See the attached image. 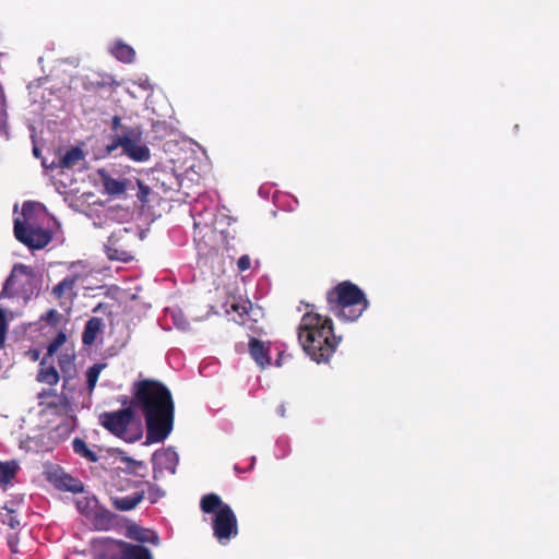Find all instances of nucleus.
<instances>
[{"label": "nucleus", "instance_id": "nucleus-1", "mask_svg": "<svg viewBox=\"0 0 559 559\" xmlns=\"http://www.w3.org/2000/svg\"><path fill=\"white\" fill-rule=\"evenodd\" d=\"M130 404L145 419L146 442H163L173 431L175 402L170 390L155 379L138 380L131 388Z\"/></svg>", "mask_w": 559, "mask_h": 559}, {"label": "nucleus", "instance_id": "nucleus-2", "mask_svg": "<svg viewBox=\"0 0 559 559\" xmlns=\"http://www.w3.org/2000/svg\"><path fill=\"white\" fill-rule=\"evenodd\" d=\"M297 334L301 348L317 364H328L342 341L334 333L332 319L313 311L302 314Z\"/></svg>", "mask_w": 559, "mask_h": 559}, {"label": "nucleus", "instance_id": "nucleus-3", "mask_svg": "<svg viewBox=\"0 0 559 559\" xmlns=\"http://www.w3.org/2000/svg\"><path fill=\"white\" fill-rule=\"evenodd\" d=\"M329 311L343 321H356L369 308L366 294L350 281H344L326 293Z\"/></svg>", "mask_w": 559, "mask_h": 559}, {"label": "nucleus", "instance_id": "nucleus-4", "mask_svg": "<svg viewBox=\"0 0 559 559\" xmlns=\"http://www.w3.org/2000/svg\"><path fill=\"white\" fill-rule=\"evenodd\" d=\"M111 130L115 134L110 136V142L105 147L107 155H112L116 150L121 147V155L133 162L144 163L151 158V150L143 143L142 126H126L119 116H114Z\"/></svg>", "mask_w": 559, "mask_h": 559}, {"label": "nucleus", "instance_id": "nucleus-5", "mask_svg": "<svg viewBox=\"0 0 559 559\" xmlns=\"http://www.w3.org/2000/svg\"><path fill=\"white\" fill-rule=\"evenodd\" d=\"M200 508L203 513H215L213 534L221 544H225L238 534L237 518L230 506L224 503L216 493H207L201 498Z\"/></svg>", "mask_w": 559, "mask_h": 559}, {"label": "nucleus", "instance_id": "nucleus-6", "mask_svg": "<svg viewBox=\"0 0 559 559\" xmlns=\"http://www.w3.org/2000/svg\"><path fill=\"white\" fill-rule=\"evenodd\" d=\"M37 282V275L32 266L22 263L15 264L3 285L0 296L21 297L28 300L38 294Z\"/></svg>", "mask_w": 559, "mask_h": 559}, {"label": "nucleus", "instance_id": "nucleus-7", "mask_svg": "<svg viewBox=\"0 0 559 559\" xmlns=\"http://www.w3.org/2000/svg\"><path fill=\"white\" fill-rule=\"evenodd\" d=\"M133 419L134 409L130 403L126 408L116 412H105L99 416V423L105 429H107L114 436L129 442L141 438V433H138L134 438L127 437L128 427Z\"/></svg>", "mask_w": 559, "mask_h": 559}, {"label": "nucleus", "instance_id": "nucleus-8", "mask_svg": "<svg viewBox=\"0 0 559 559\" xmlns=\"http://www.w3.org/2000/svg\"><path fill=\"white\" fill-rule=\"evenodd\" d=\"M13 231L15 238L31 250L44 249L52 239L49 229L23 223L20 218L14 219Z\"/></svg>", "mask_w": 559, "mask_h": 559}, {"label": "nucleus", "instance_id": "nucleus-9", "mask_svg": "<svg viewBox=\"0 0 559 559\" xmlns=\"http://www.w3.org/2000/svg\"><path fill=\"white\" fill-rule=\"evenodd\" d=\"M110 548L100 559H153L148 548L119 539H108Z\"/></svg>", "mask_w": 559, "mask_h": 559}, {"label": "nucleus", "instance_id": "nucleus-10", "mask_svg": "<svg viewBox=\"0 0 559 559\" xmlns=\"http://www.w3.org/2000/svg\"><path fill=\"white\" fill-rule=\"evenodd\" d=\"M47 480L59 490L73 493H80L84 490V485L81 480L64 473L60 467L47 472Z\"/></svg>", "mask_w": 559, "mask_h": 559}, {"label": "nucleus", "instance_id": "nucleus-11", "mask_svg": "<svg viewBox=\"0 0 559 559\" xmlns=\"http://www.w3.org/2000/svg\"><path fill=\"white\" fill-rule=\"evenodd\" d=\"M78 280V275L67 276L52 287L51 295L59 300L60 306L64 305L63 299L71 302L76 297L74 288Z\"/></svg>", "mask_w": 559, "mask_h": 559}, {"label": "nucleus", "instance_id": "nucleus-12", "mask_svg": "<svg viewBox=\"0 0 559 559\" xmlns=\"http://www.w3.org/2000/svg\"><path fill=\"white\" fill-rule=\"evenodd\" d=\"M88 522L96 531H109L116 524V515L110 510L99 504L93 512Z\"/></svg>", "mask_w": 559, "mask_h": 559}, {"label": "nucleus", "instance_id": "nucleus-13", "mask_svg": "<svg viewBox=\"0 0 559 559\" xmlns=\"http://www.w3.org/2000/svg\"><path fill=\"white\" fill-rule=\"evenodd\" d=\"M39 406L43 407V412L59 417L67 416L72 411L71 403L66 394H60L49 401H40Z\"/></svg>", "mask_w": 559, "mask_h": 559}, {"label": "nucleus", "instance_id": "nucleus-14", "mask_svg": "<svg viewBox=\"0 0 559 559\" xmlns=\"http://www.w3.org/2000/svg\"><path fill=\"white\" fill-rule=\"evenodd\" d=\"M97 174H98L100 182L103 185L104 193L112 195V197H119L126 192L127 182L129 180L115 179L104 168L98 169Z\"/></svg>", "mask_w": 559, "mask_h": 559}, {"label": "nucleus", "instance_id": "nucleus-15", "mask_svg": "<svg viewBox=\"0 0 559 559\" xmlns=\"http://www.w3.org/2000/svg\"><path fill=\"white\" fill-rule=\"evenodd\" d=\"M249 352L259 366L265 367L271 364L270 349L263 342L252 337L249 342Z\"/></svg>", "mask_w": 559, "mask_h": 559}, {"label": "nucleus", "instance_id": "nucleus-16", "mask_svg": "<svg viewBox=\"0 0 559 559\" xmlns=\"http://www.w3.org/2000/svg\"><path fill=\"white\" fill-rule=\"evenodd\" d=\"M104 322L98 317H92L84 326L82 333V343L85 346H91L95 343L97 335L103 331Z\"/></svg>", "mask_w": 559, "mask_h": 559}, {"label": "nucleus", "instance_id": "nucleus-17", "mask_svg": "<svg viewBox=\"0 0 559 559\" xmlns=\"http://www.w3.org/2000/svg\"><path fill=\"white\" fill-rule=\"evenodd\" d=\"M127 537L136 540L139 543H151L153 545L158 544V536L151 530L143 528L136 524H132L127 528Z\"/></svg>", "mask_w": 559, "mask_h": 559}, {"label": "nucleus", "instance_id": "nucleus-18", "mask_svg": "<svg viewBox=\"0 0 559 559\" xmlns=\"http://www.w3.org/2000/svg\"><path fill=\"white\" fill-rule=\"evenodd\" d=\"M144 496L145 492L142 490L126 497H114L111 498V502L115 509L119 511H130L144 499Z\"/></svg>", "mask_w": 559, "mask_h": 559}, {"label": "nucleus", "instance_id": "nucleus-19", "mask_svg": "<svg viewBox=\"0 0 559 559\" xmlns=\"http://www.w3.org/2000/svg\"><path fill=\"white\" fill-rule=\"evenodd\" d=\"M85 158L83 150L79 146L68 150L58 160V168L71 169Z\"/></svg>", "mask_w": 559, "mask_h": 559}, {"label": "nucleus", "instance_id": "nucleus-20", "mask_svg": "<svg viewBox=\"0 0 559 559\" xmlns=\"http://www.w3.org/2000/svg\"><path fill=\"white\" fill-rule=\"evenodd\" d=\"M106 253L109 260L129 262L133 259V255L130 251L116 246L114 236L108 239V243L106 245Z\"/></svg>", "mask_w": 559, "mask_h": 559}, {"label": "nucleus", "instance_id": "nucleus-21", "mask_svg": "<svg viewBox=\"0 0 559 559\" xmlns=\"http://www.w3.org/2000/svg\"><path fill=\"white\" fill-rule=\"evenodd\" d=\"M20 466L16 461H0V487L5 488L16 476Z\"/></svg>", "mask_w": 559, "mask_h": 559}, {"label": "nucleus", "instance_id": "nucleus-22", "mask_svg": "<svg viewBox=\"0 0 559 559\" xmlns=\"http://www.w3.org/2000/svg\"><path fill=\"white\" fill-rule=\"evenodd\" d=\"M39 371L37 373V381L46 383L48 385H56L59 382V373L53 366H46L45 359L39 365Z\"/></svg>", "mask_w": 559, "mask_h": 559}, {"label": "nucleus", "instance_id": "nucleus-23", "mask_svg": "<svg viewBox=\"0 0 559 559\" xmlns=\"http://www.w3.org/2000/svg\"><path fill=\"white\" fill-rule=\"evenodd\" d=\"M72 449L76 455L85 459L86 461H88L91 463H96L99 459L97 453L94 450H92L87 445V443L81 438L73 439Z\"/></svg>", "mask_w": 559, "mask_h": 559}, {"label": "nucleus", "instance_id": "nucleus-24", "mask_svg": "<svg viewBox=\"0 0 559 559\" xmlns=\"http://www.w3.org/2000/svg\"><path fill=\"white\" fill-rule=\"evenodd\" d=\"M111 53L117 60L124 63H131L135 57L134 49L131 46L123 43H117L114 46Z\"/></svg>", "mask_w": 559, "mask_h": 559}, {"label": "nucleus", "instance_id": "nucleus-25", "mask_svg": "<svg viewBox=\"0 0 559 559\" xmlns=\"http://www.w3.org/2000/svg\"><path fill=\"white\" fill-rule=\"evenodd\" d=\"M99 506L95 497H83L76 501L78 511L88 521L93 512Z\"/></svg>", "mask_w": 559, "mask_h": 559}, {"label": "nucleus", "instance_id": "nucleus-26", "mask_svg": "<svg viewBox=\"0 0 559 559\" xmlns=\"http://www.w3.org/2000/svg\"><path fill=\"white\" fill-rule=\"evenodd\" d=\"M230 309L239 316V323L246 324L245 317H249L253 310L252 304L249 300H237L231 302Z\"/></svg>", "mask_w": 559, "mask_h": 559}, {"label": "nucleus", "instance_id": "nucleus-27", "mask_svg": "<svg viewBox=\"0 0 559 559\" xmlns=\"http://www.w3.org/2000/svg\"><path fill=\"white\" fill-rule=\"evenodd\" d=\"M106 367L105 364H94L86 371V385L90 393H92L96 386L102 370Z\"/></svg>", "mask_w": 559, "mask_h": 559}, {"label": "nucleus", "instance_id": "nucleus-28", "mask_svg": "<svg viewBox=\"0 0 559 559\" xmlns=\"http://www.w3.org/2000/svg\"><path fill=\"white\" fill-rule=\"evenodd\" d=\"M4 512H0V521L11 527L12 530H15L20 526V520L17 519V514L15 510L8 508L7 506L3 507Z\"/></svg>", "mask_w": 559, "mask_h": 559}, {"label": "nucleus", "instance_id": "nucleus-29", "mask_svg": "<svg viewBox=\"0 0 559 559\" xmlns=\"http://www.w3.org/2000/svg\"><path fill=\"white\" fill-rule=\"evenodd\" d=\"M67 342V334L60 331L47 346V355L52 356Z\"/></svg>", "mask_w": 559, "mask_h": 559}, {"label": "nucleus", "instance_id": "nucleus-30", "mask_svg": "<svg viewBox=\"0 0 559 559\" xmlns=\"http://www.w3.org/2000/svg\"><path fill=\"white\" fill-rule=\"evenodd\" d=\"M61 314L56 309H49L44 316L40 317L50 326H57L60 322Z\"/></svg>", "mask_w": 559, "mask_h": 559}, {"label": "nucleus", "instance_id": "nucleus-31", "mask_svg": "<svg viewBox=\"0 0 559 559\" xmlns=\"http://www.w3.org/2000/svg\"><path fill=\"white\" fill-rule=\"evenodd\" d=\"M73 357L70 355H61L58 359L59 367L63 373H71L74 370Z\"/></svg>", "mask_w": 559, "mask_h": 559}, {"label": "nucleus", "instance_id": "nucleus-32", "mask_svg": "<svg viewBox=\"0 0 559 559\" xmlns=\"http://www.w3.org/2000/svg\"><path fill=\"white\" fill-rule=\"evenodd\" d=\"M165 492L155 484H150L147 488V498L151 503H156L162 497H164Z\"/></svg>", "mask_w": 559, "mask_h": 559}, {"label": "nucleus", "instance_id": "nucleus-33", "mask_svg": "<svg viewBox=\"0 0 559 559\" xmlns=\"http://www.w3.org/2000/svg\"><path fill=\"white\" fill-rule=\"evenodd\" d=\"M7 334V322L4 312L0 309V348L3 347Z\"/></svg>", "mask_w": 559, "mask_h": 559}, {"label": "nucleus", "instance_id": "nucleus-34", "mask_svg": "<svg viewBox=\"0 0 559 559\" xmlns=\"http://www.w3.org/2000/svg\"><path fill=\"white\" fill-rule=\"evenodd\" d=\"M138 186H139V191L136 193L138 199L142 202H146L147 197L151 192V189L140 180L138 181Z\"/></svg>", "mask_w": 559, "mask_h": 559}, {"label": "nucleus", "instance_id": "nucleus-35", "mask_svg": "<svg viewBox=\"0 0 559 559\" xmlns=\"http://www.w3.org/2000/svg\"><path fill=\"white\" fill-rule=\"evenodd\" d=\"M60 394L57 393L55 389H43L38 393V400L40 401H49L51 399H55V396H59Z\"/></svg>", "mask_w": 559, "mask_h": 559}, {"label": "nucleus", "instance_id": "nucleus-36", "mask_svg": "<svg viewBox=\"0 0 559 559\" xmlns=\"http://www.w3.org/2000/svg\"><path fill=\"white\" fill-rule=\"evenodd\" d=\"M237 266L240 272H245L251 267V259L249 255L243 254L237 261Z\"/></svg>", "mask_w": 559, "mask_h": 559}, {"label": "nucleus", "instance_id": "nucleus-37", "mask_svg": "<svg viewBox=\"0 0 559 559\" xmlns=\"http://www.w3.org/2000/svg\"><path fill=\"white\" fill-rule=\"evenodd\" d=\"M104 307H106V305H105V304H103V302H99V304H98V305L93 309V312H94V313H97V312L102 311V309H103Z\"/></svg>", "mask_w": 559, "mask_h": 559}, {"label": "nucleus", "instance_id": "nucleus-38", "mask_svg": "<svg viewBox=\"0 0 559 559\" xmlns=\"http://www.w3.org/2000/svg\"><path fill=\"white\" fill-rule=\"evenodd\" d=\"M29 204L28 203H24L23 204V207H22V214L25 216L26 213L29 211Z\"/></svg>", "mask_w": 559, "mask_h": 559}, {"label": "nucleus", "instance_id": "nucleus-39", "mask_svg": "<svg viewBox=\"0 0 559 559\" xmlns=\"http://www.w3.org/2000/svg\"><path fill=\"white\" fill-rule=\"evenodd\" d=\"M108 84H109V83H106V82H97V83H96V86H97V87H105V86H107Z\"/></svg>", "mask_w": 559, "mask_h": 559}]
</instances>
